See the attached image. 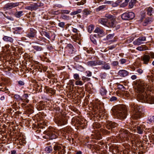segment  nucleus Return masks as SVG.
I'll return each mask as SVG.
<instances>
[{
  "label": "nucleus",
  "instance_id": "nucleus-55",
  "mask_svg": "<svg viewBox=\"0 0 154 154\" xmlns=\"http://www.w3.org/2000/svg\"><path fill=\"white\" fill-rule=\"evenodd\" d=\"M32 7V10H36L37 8V6L36 3H35L34 5H31Z\"/></svg>",
  "mask_w": 154,
  "mask_h": 154
},
{
  "label": "nucleus",
  "instance_id": "nucleus-42",
  "mask_svg": "<svg viewBox=\"0 0 154 154\" xmlns=\"http://www.w3.org/2000/svg\"><path fill=\"white\" fill-rule=\"evenodd\" d=\"M94 29V26L92 25L89 26L88 27V31L89 32L91 33Z\"/></svg>",
  "mask_w": 154,
  "mask_h": 154
},
{
  "label": "nucleus",
  "instance_id": "nucleus-5",
  "mask_svg": "<svg viewBox=\"0 0 154 154\" xmlns=\"http://www.w3.org/2000/svg\"><path fill=\"white\" fill-rule=\"evenodd\" d=\"M54 154H64L65 152L64 147L60 145H55L54 147Z\"/></svg>",
  "mask_w": 154,
  "mask_h": 154
},
{
  "label": "nucleus",
  "instance_id": "nucleus-43",
  "mask_svg": "<svg viewBox=\"0 0 154 154\" xmlns=\"http://www.w3.org/2000/svg\"><path fill=\"white\" fill-rule=\"evenodd\" d=\"M95 61L96 66L97 65H102L103 64V63L104 61H101L100 60H97Z\"/></svg>",
  "mask_w": 154,
  "mask_h": 154
},
{
  "label": "nucleus",
  "instance_id": "nucleus-9",
  "mask_svg": "<svg viewBox=\"0 0 154 154\" xmlns=\"http://www.w3.org/2000/svg\"><path fill=\"white\" fill-rule=\"evenodd\" d=\"M146 40V39L145 37H140L134 41L133 42V44L135 45H140L143 43V42Z\"/></svg>",
  "mask_w": 154,
  "mask_h": 154
},
{
  "label": "nucleus",
  "instance_id": "nucleus-27",
  "mask_svg": "<svg viewBox=\"0 0 154 154\" xmlns=\"http://www.w3.org/2000/svg\"><path fill=\"white\" fill-rule=\"evenodd\" d=\"M151 21V19L148 17L144 21L143 23V26H146L147 25L150 23Z\"/></svg>",
  "mask_w": 154,
  "mask_h": 154
},
{
  "label": "nucleus",
  "instance_id": "nucleus-49",
  "mask_svg": "<svg viewBox=\"0 0 154 154\" xmlns=\"http://www.w3.org/2000/svg\"><path fill=\"white\" fill-rule=\"evenodd\" d=\"M61 14H67L70 12V11L68 10H62L61 11Z\"/></svg>",
  "mask_w": 154,
  "mask_h": 154
},
{
  "label": "nucleus",
  "instance_id": "nucleus-54",
  "mask_svg": "<svg viewBox=\"0 0 154 154\" xmlns=\"http://www.w3.org/2000/svg\"><path fill=\"white\" fill-rule=\"evenodd\" d=\"M65 23L64 22H60L58 23V26L61 27L63 28L65 26Z\"/></svg>",
  "mask_w": 154,
  "mask_h": 154
},
{
  "label": "nucleus",
  "instance_id": "nucleus-63",
  "mask_svg": "<svg viewBox=\"0 0 154 154\" xmlns=\"http://www.w3.org/2000/svg\"><path fill=\"white\" fill-rule=\"evenodd\" d=\"M127 5V4L126 3H125L124 2L122 3L120 5L121 7H124Z\"/></svg>",
  "mask_w": 154,
  "mask_h": 154
},
{
  "label": "nucleus",
  "instance_id": "nucleus-22",
  "mask_svg": "<svg viewBox=\"0 0 154 154\" xmlns=\"http://www.w3.org/2000/svg\"><path fill=\"white\" fill-rule=\"evenodd\" d=\"M144 126L143 125H140L137 126V132L139 134H142L143 131Z\"/></svg>",
  "mask_w": 154,
  "mask_h": 154
},
{
  "label": "nucleus",
  "instance_id": "nucleus-53",
  "mask_svg": "<svg viewBox=\"0 0 154 154\" xmlns=\"http://www.w3.org/2000/svg\"><path fill=\"white\" fill-rule=\"evenodd\" d=\"M113 66H117L119 64L118 62L117 61H113L111 63Z\"/></svg>",
  "mask_w": 154,
  "mask_h": 154
},
{
  "label": "nucleus",
  "instance_id": "nucleus-35",
  "mask_svg": "<svg viewBox=\"0 0 154 154\" xmlns=\"http://www.w3.org/2000/svg\"><path fill=\"white\" fill-rule=\"evenodd\" d=\"M48 134H49V137L50 139H54L57 137L56 135L53 132H50Z\"/></svg>",
  "mask_w": 154,
  "mask_h": 154
},
{
  "label": "nucleus",
  "instance_id": "nucleus-28",
  "mask_svg": "<svg viewBox=\"0 0 154 154\" xmlns=\"http://www.w3.org/2000/svg\"><path fill=\"white\" fill-rule=\"evenodd\" d=\"M23 12L22 11H17L15 13V16L17 18H20L23 15Z\"/></svg>",
  "mask_w": 154,
  "mask_h": 154
},
{
  "label": "nucleus",
  "instance_id": "nucleus-57",
  "mask_svg": "<svg viewBox=\"0 0 154 154\" xmlns=\"http://www.w3.org/2000/svg\"><path fill=\"white\" fill-rule=\"evenodd\" d=\"M86 73H87L86 76L88 77L91 76L92 75L91 72L90 71H87L86 72Z\"/></svg>",
  "mask_w": 154,
  "mask_h": 154
},
{
  "label": "nucleus",
  "instance_id": "nucleus-61",
  "mask_svg": "<svg viewBox=\"0 0 154 154\" xmlns=\"http://www.w3.org/2000/svg\"><path fill=\"white\" fill-rule=\"evenodd\" d=\"M150 58H154V53L153 52H151L150 53L149 55Z\"/></svg>",
  "mask_w": 154,
  "mask_h": 154
},
{
  "label": "nucleus",
  "instance_id": "nucleus-25",
  "mask_svg": "<svg viewBox=\"0 0 154 154\" xmlns=\"http://www.w3.org/2000/svg\"><path fill=\"white\" fill-rule=\"evenodd\" d=\"M32 48L37 51H40L43 50V48L39 45L32 46Z\"/></svg>",
  "mask_w": 154,
  "mask_h": 154
},
{
  "label": "nucleus",
  "instance_id": "nucleus-45",
  "mask_svg": "<svg viewBox=\"0 0 154 154\" xmlns=\"http://www.w3.org/2000/svg\"><path fill=\"white\" fill-rule=\"evenodd\" d=\"M75 83V85H79L80 86L82 85L83 84V83L82 81L79 80L76 81Z\"/></svg>",
  "mask_w": 154,
  "mask_h": 154
},
{
  "label": "nucleus",
  "instance_id": "nucleus-7",
  "mask_svg": "<svg viewBox=\"0 0 154 154\" xmlns=\"http://www.w3.org/2000/svg\"><path fill=\"white\" fill-rule=\"evenodd\" d=\"M107 27L115 28V29H117L119 28V25H118L115 20L112 19L110 22H108Z\"/></svg>",
  "mask_w": 154,
  "mask_h": 154
},
{
  "label": "nucleus",
  "instance_id": "nucleus-14",
  "mask_svg": "<svg viewBox=\"0 0 154 154\" xmlns=\"http://www.w3.org/2000/svg\"><path fill=\"white\" fill-rule=\"evenodd\" d=\"M101 68L102 69L107 70H109L111 69V66L109 63L103 62V63L101 66Z\"/></svg>",
  "mask_w": 154,
  "mask_h": 154
},
{
  "label": "nucleus",
  "instance_id": "nucleus-60",
  "mask_svg": "<svg viewBox=\"0 0 154 154\" xmlns=\"http://www.w3.org/2000/svg\"><path fill=\"white\" fill-rule=\"evenodd\" d=\"M102 1V0H94V2L95 4H99L100 2Z\"/></svg>",
  "mask_w": 154,
  "mask_h": 154
},
{
  "label": "nucleus",
  "instance_id": "nucleus-20",
  "mask_svg": "<svg viewBox=\"0 0 154 154\" xmlns=\"http://www.w3.org/2000/svg\"><path fill=\"white\" fill-rule=\"evenodd\" d=\"M94 32L97 33L99 37H101L104 35L103 31V30L100 29L98 27H97L95 29Z\"/></svg>",
  "mask_w": 154,
  "mask_h": 154
},
{
  "label": "nucleus",
  "instance_id": "nucleus-21",
  "mask_svg": "<svg viewBox=\"0 0 154 154\" xmlns=\"http://www.w3.org/2000/svg\"><path fill=\"white\" fill-rule=\"evenodd\" d=\"M36 35V31L33 29H31L30 32L27 34V36L29 38L34 37Z\"/></svg>",
  "mask_w": 154,
  "mask_h": 154
},
{
  "label": "nucleus",
  "instance_id": "nucleus-36",
  "mask_svg": "<svg viewBox=\"0 0 154 154\" xmlns=\"http://www.w3.org/2000/svg\"><path fill=\"white\" fill-rule=\"evenodd\" d=\"M106 8V6L105 5H102L98 7L96 9V11H99L103 10Z\"/></svg>",
  "mask_w": 154,
  "mask_h": 154
},
{
  "label": "nucleus",
  "instance_id": "nucleus-38",
  "mask_svg": "<svg viewBox=\"0 0 154 154\" xmlns=\"http://www.w3.org/2000/svg\"><path fill=\"white\" fill-rule=\"evenodd\" d=\"M83 12L84 15L87 16L88 15L90 14L91 12L88 9H85L84 10Z\"/></svg>",
  "mask_w": 154,
  "mask_h": 154
},
{
  "label": "nucleus",
  "instance_id": "nucleus-34",
  "mask_svg": "<svg viewBox=\"0 0 154 154\" xmlns=\"http://www.w3.org/2000/svg\"><path fill=\"white\" fill-rule=\"evenodd\" d=\"M136 49L140 51H142L146 50V46H141L137 48Z\"/></svg>",
  "mask_w": 154,
  "mask_h": 154
},
{
  "label": "nucleus",
  "instance_id": "nucleus-46",
  "mask_svg": "<svg viewBox=\"0 0 154 154\" xmlns=\"http://www.w3.org/2000/svg\"><path fill=\"white\" fill-rule=\"evenodd\" d=\"M105 17L109 19H112L113 18V16L110 14H105Z\"/></svg>",
  "mask_w": 154,
  "mask_h": 154
},
{
  "label": "nucleus",
  "instance_id": "nucleus-18",
  "mask_svg": "<svg viewBox=\"0 0 154 154\" xmlns=\"http://www.w3.org/2000/svg\"><path fill=\"white\" fill-rule=\"evenodd\" d=\"M93 134L91 135L94 139L97 140H100L101 138V136L100 133L97 131H95L94 132H93Z\"/></svg>",
  "mask_w": 154,
  "mask_h": 154
},
{
  "label": "nucleus",
  "instance_id": "nucleus-11",
  "mask_svg": "<svg viewBox=\"0 0 154 154\" xmlns=\"http://www.w3.org/2000/svg\"><path fill=\"white\" fill-rule=\"evenodd\" d=\"M117 124L116 123L111 121L107 123L106 127L108 129H111L112 130L113 128L117 127Z\"/></svg>",
  "mask_w": 154,
  "mask_h": 154
},
{
  "label": "nucleus",
  "instance_id": "nucleus-62",
  "mask_svg": "<svg viewBox=\"0 0 154 154\" xmlns=\"http://www.w3.org/2000/svg\"><path fill=\"white\" fill-rule=\"evenodd\" d=\"M18 83L20 85H24V83L21 81H19L18 82Z\"/></svg>",
  "mask_w": 154,
  "mask_h": 154
},
{
  "label": "nucleus",
  "instance_id": "nucleus-1",
  "mask_svg": "<svg viewBox=\"0 0 154 154\" xmlns=\"http://www.w3.org/2000/svg\"><path fill=\"white\" fill-rule=\"evenodd\" d=\"M148 88L147 84L142 82L138 83L137 86L136 91L139 93L137 95L139 100L142 103H146L149 104H154V96L147 95L145 91Z\"/></svg>",
  "mask_w": 154,
  "mask_h": 154
},
{
  "label": "nucleus",
  "instance_id": "nucleus-56",
  "mask_svg": "<svg viewBox=\"0 0 154 154\" xmlns=\"http://www.w3.org/2000/svg\"><path fill=\"white\" fill-rule=\"evenodd\" d=\"M120 63L121 64H123L126 63V60L125 59L122 58L120 60Z\"/></svg>",
  "mask_w": 154,
  "mask_h": 154
},
{
  "label": "nucleus",
  "instance_id": "nucleus-29",
  "mask_svg": "<svg viewBox=\"0 0 154 154\" xmlns=\"http://www.w3.org/2000/svg\"><path fill=\"white\" fill-rule=\"evenodd\" d=\"M82 12V10L81 9H77L76 11H73L71 12L70 14L71 15H75L78 14Z\"/></svg>",
  "mask_w": 154,
  "mask_h": 154
},
{
  "label": "nucleus",
  "instance_id": "nucleus-23",
  "mask_svg": "<svg viewBox=\"0 0 154 154\" xmlns=\"http://www.w3.org/2000/svg\"><path fill=\"white\" fill-rule=\"evenodd\" d=\"M29 95L27 94H24L22 96V101L23 102L28 103L29 102V100L28 99Z\"/></svg>",
  "mask_w": 154,
  "mask_h": 154
},
{
  "label": "nucleus",
  "instance_id": "nucleus-52",
  "mask_svg": "<svg viewBox=\"0 0 154 154\" xmlns=\"http://www.w3.org/2000/svg\"><path fill=\"white\" fill-rule=\"evenodd\" d=\"M136 71L139 74H142L143 72V70L141 69L138 68L137 69Z\"/></svg>",
  "mask_w": 154,
  "mask_h": 154
},
{
  "label": "nucleus",
  "instance_id": "nucleus-31",
  "mask_svg": "<svg viewBox=\"0 0 154 154\" xmlns=\"http://www.w3.org/2000/svg\"><path fill=\"white\" fill-rule=\"evenodd\" d=\"M87 64L89 66H96L95 61H90L88 62Z\"/></svg>",
  "mask_w": 154,
  "mask_h": 154
},
{
  "label": "nucleus",
  "instance_id": "nucleus-12",
  "mask_svg": "<svg viewBox=\"0 0 154 154\" xmlns=\"http://www.w3.org/2000/svg\"><path fill=\"white\" fill-rule=\"evenodd\" d=\"M119 135L120 137H126L129 134L127 130L122 128L119 131Z\"/></svg>",
  "mask_w": 154,
  "mask_h": 154
},
{
  "label": "nucleus",
  "instance_id": "nucleus-40",
  "mask_svg": "<svg viewBox=\"0 0 154 154\" xmlns=\"http://www.w3.org/2000/svg\"><path fill=\"white\" fill-rule=\"evenodd\" d=\"M61 17L63 19L65 20H69L70 19V17L69 16H68L64 14L61 15Z\"/></svg>",
  "mask_w": 154,
  "mask_h": 154
},
{
  "label": "nucleus",
  "instance_id": "nucleus-37",
  "mask_svg": "<svg viewBox=\"0 0 154 154\" xmlns=\"http://www.w3.org/2000/svg\"><path fill=\"white\" fill-rule=\"evenodd\" d=\"M52 150V148L51 146L46 147L45 148V151L47 153L51 152Z\"/></svg>",
  "mask_w": 154,
  "mask_h": 154
},
{
  "label": "nucleus",
  "instance_id": "nucleus-50",
  "mask_svg": "<svg viewBox=\"0 0 154 154\" xmlns=\"http://www.w3.org/2000/svg\"><path fill=\"white\" fill-rule=\"evenodd\" d=\"M82 80L84 81V82H86L89 81L90 79L85 76H83L82 78Z\"/></svg>",
  "mask_w": 154,
  "mask_h": 154
},
{
  "label": "nucleus",
  "instance_id": "nucleus-2",
  "mask_svg": "<svg viewBox=\"0 0 154 154\" xmlns=\"http://www.w3.org/2000/svg\"><path fill=\"white\" fill-rule=\"evenodd\" d=\"M113 109L115 110V113L118 118L123 120L126 118L127 111L125 106L119 105L115 107Z\"/></svg>",
  "mask_w": 154,
  "mask_h": 154
},
{
  "label": "nucleus",
  "instance_id": "nucleus-39",
  "mask_svg": "<svg viewBox=\"0 0 154 154\" xmlns=\"http://www.w3.org/2000/svg\"><path fill=\"white\" fill-rule=\"evenodd\" d=\"M100 94L102 95H105L107 93L106 90L103 88H101L100 89Z\"/></svg>",
  "mask_w": 154,
  "mask_h": 154
},
{
  "label": "nucleus",
  "instance_id": "nucleus-59",
  "mask_svg": "<svg viewBox=\"0 0 154 154\" xmlns=\"http://www.w3.org/2000/svg\"><path fill=\"white\" fill-rule=\"evenodd\" d=\"M102 131L103 133H104L105 134H108L110 133V131H108L105 129H103L102 130Z\"/></svg>",
  "mask_w": 154,
  "mask_h": 154
},
{
  "label": "nucleus",
  "instance_id": "nucleus-4",
  "mask_svg": "<svg viewBox=\"0 0 154 154\" xmlns=\"http://www.w3.org/2000/svg\"><path fill=\"white\" fill-rule=\"evenodd\" d=\"M96 113L101 116L103 114V105L102 102L98 99L96 100L95 105Z\"/></svg>",
  "mask_w": 154,
  "mask_h": 154
},
{
  "label": "nucleus",
  "instance_id": "nucleus-19",
  "mask_svg": "<svg viewBox=\"0 0 154 154\" xmlns=\"http://www.w3.org/2000/svg\"><path fill=\"white\" fill-rule=\"evenodd\" d=\"M17 140L19 141V142L20 145L26 143V138L25 136L23 135H20L17 138Z\"/></svg>",
  "mask_w": 154,
  "mask_h": 154
},
{
  "label": "nucleus",
  "instance_id": "nucleus-17",
  "mask_svg": "<svg viewBox=\"0 0 154 154\" xmlns=\"http://www.w3.org/2000/svg\"><path fill=\"white\" fill-rule=\"evenodd\" d=\"M108 19L106 18H101L99 20V22L104 26H107L108 23Z\"/></svg>",
  "mask_w": 154,
  "mask_h": 154
},
{
  "label": "nucleus",
  "instance_id": "nucleus-47",
  "mask_svg": "<svg viewBox=\"0 0 154 154\" xmlns=\"http://www.w3.org/2000/svg\"><path fill=\"white\" fill-rule=\"evenodd\" d=\"M74 78L76 80H79L80 79L79 75L77 73H75L73 75Z\"/></svg>",
  "mask_w": 154,
  "mask_h": 154
},
{
  "label": "nucleus",
  "instance_id": "nucleus-30",
  "mask_svg": "<svg viewBox=\"0 0 154 154\" xmlns=\"http://www.w3.org/2000/svg\"><path fill=\"white\" fill-rule=\"evenodd\" d=\"M154 122V116H150L148 117L147 123H150Z\"/></svg>",
  "mask_w": 154,
  "mask_h": 154
},
{
  "label": "nucleus",
  "instance_id": "nucleus-24",
  "mask_svg": "<svg viewBox=\"0 0 154 154\" xmlns=\"http://www.w3.org/2000/svg\"><path fill=\"white\" fill-rule=\"evenodd\" d=\"M146 10L147 11V14L151 16L153 12V10L152 8L149 7L146 8Z\"/></svg>",
  "mask_w": 154,
  "mask_h": 154
},
{
  "label": "nucleus",
  "instance_id": "nucleus-8",
  "mask_svg": "<svg viewBox=\"0 0 154 154\" xmlns=\"http://www.w3.org/2000/svg\"><path fill=\"white\" fill-rule=\"evenodd\" d=\"M19 5V2L9 3L6 4L4 7L3 8L5 10H6L16 7Z\"/></svg>",
  "mask_w": 154,
  "mask_h": 154
},
{
  "label": "nucleus",
  "instance_id": "nucleus-26",
  "mask_svg": "<svg viewBox=\"0 0 154 154\" xmlns=\"http://www.w3.org/2000/svg\"><path fill=\"white\" fill-rule=\"evenodd\" d=\"M136 2V0H131L129 3V8H132Z\"/></svg>",
  "mask_w": 154,
  "mask_h": 154
},
{
  "label": "nucleus",
  "instance_id": "nucleus-44",
  "mask_svg": "<svg viewBox=\"0 0 154 154\" xmlns=\"http://www.w3.org/2000/svg\"><path fill=\"white\" fill-rule=\"evenodd\" d=\"M120 2V0H117L114 3L112 2V6L113 7H116L117 6Z\"/></svg>",
  "mask_w": 154,
  "mask_h": 154
},
{
  "label": "nucleus",
  "instance_id": "nucleus-16",
  "mask_svg": "<svg viewBox=\"0 0 154 154\" xmlns=\"http://www.w3.org/2000/svg\"><path fill=\"white\" fill-rule=\"evenodd\" d=\"M128 72L125 70H120L118 72V75L122 77H125L128 75Z\"/></svg>",
  "mask_w": 154,
  "mask_h": 154
},
{
  "label": "nucleus",
  "instance_id": "nucleus-41",
  "mask_svg": "<svg viewBox=\"0 0 154 154\" xmlns=\"http://www.w3.org/2000/svg\"><path fill=\"white\" fill-rule=\"evenodd\" d=\"M59 125H63L66 124V122L63 119H60V120H59Z\"/></svg>",
  "mask_w": 154,
  "mask_h": 154
},
{
  "label": "nucleus",
  "instance_id": "nucleus-6",
  "mask_svg": "<svg viewBox=\"0 0 154 154\" xmlns=\"http://www.w3.org/2000/svg\"><path fill=\"white\" fill-rule=\"evenodd\" d=\"M135 17L134 13L132 12L123 13L122 16V18L124 20H130L133 19Z\"/></svg>",
  "mask_w": 154,
  "mask_h": 154
},
{
  "label": "nucleus",
  "instance_id": "nucleus-51",
  "mask_svg": "<svg viewBox=\"0 0 154 154\" xmlns=\"http://www.w3.org/2000/svg\"><path fill=\"white\" fill-rule=\"evenodd\" d=\"M42 34H43L46 37L48 38H50V35L48 33L45 31H44L42 32Z\"/></svg>",
  "mask_w": 154,
  "mask_h": 154
},
{
  "label": "nucleus",
  "instance_id": "nucleus-64",
  "mask_svg": "<svg viewBox=\"0 0 154 154\" xmlns=\"http://www.w3.org/2000/svg\"><path fill=\"white\" fill-rule=\"evenodd\" d=\"M116 45H113L112 46H110L109 47V48L110 49H112L113 48H115L116 47Z\"/></svg>",
  "mask_w": 154,
  "mask_h": 154
},
{
  "label": "nucleus",
  "instance_id": "nucleus-10",
  "mask_svg": "<svg viewBox=\"0 0 154 154\" xmlns=\"http://www.w3.org/2000/svg\"><path fill=\"white\" fill-rule=\"evenodd\" d=\"M150 57L149 55L145 54L142 57H141V60L143 61V63L145 64H148L150 60Z\"/></svg>",
  "mask_w": 154,
  "mask_h": 154
},
{
  "label": "nucleus",
  "instance_id": "nucleus-3",
  "mask_svg": "<svg viewBox=\"0 0 154 154\" xmlns=\"http://www.w3.org/2000/svg\"><path fill=\"white\" fill-rule=\"evenodd\" d=\"M130 107L131 109L133 110L131 116L132 119L138 120L141 118L143 115V113L139 106L134 103H132L131 104Z\"/></svg>",
  "mask_w": 154,
  "mask_h": 154
},
{
  "label": "nucleus",
  "instance_id": "nucleus-15",
  "mask_svg": "<svg viewBox=\"0 0 154 154\" xmlns=\"http://www.w3.org/2000/svg\"><path fill=\"white\" fill-rule=\"evenodd\" d=\"M2 39L5 42L12 43L13 42L14 39L11 37L4 35L2 38Z\"/></svg>",
  "mask_w": 154,
  "mask_h": 154
},
{
  "label": "nucleus",
  "instance_id": "nucleus-58",
  "mask_svg": "<svg viewBox=\"0 0 154 154\" xmlns=\"http://www.w3.org/2000/svg\"><path fill=\"white\" fill-rule=\"evenodd\" d=\"M117 98L115 97H112L110 99V101H113L116 100Z\"/></svg>",
  "mask_w": 154,
  "mask_h": 154
},
{
  "label": "nucleus",
  "instance_id": "nucleus-48",
  "mask_svg": "<svg viewBox=\"0 0 154 154\" xmlns=\"http://www.w3.org/2000/svg\"><path fill=\"white\" fill-rule=\"evenodd\" d=\"M14 98L18 100H21L22 101V98L18 94H15L14 96Z\"/></svg>",
  "mask_w": 154,
  "mask_h": 154
},
{
  "label": "nucleus",
  "instance_id": "nucleus-32",
  "mask_svg": "<svg viewBox=\"0 0 154 154\" xmlns=\"http://www.w3.org/2000/svg\"><path fill=\"white\" fill-rule=\"evenodd\" d=\"M114 36V33L109 34L107 35L106 38H104V40H106L112 39L113 38Z\"/></svg>",
  "mask_w": 154,
  "mask_h": 154
},
{
  "label": "nucleus",
  "instance_id": "nucleus-33",
  "mask_svg": "<svg viewBox=\"0 0 154 154\" xmlns=\"http://www.w3.org/2000/svg\"><path fill=\"white\" fill-rule=\"evenodd\" d=\"M76 69L78 71L82 72L84 70V68L81 65H77L75 66Z\"/></svg>",
  "mask_w": 154,
  "mask_h": 154
},
{
  "label": "nucleus",
  "instance_id": "nucleus-13",
  "mask_svg": "<svg viewBox=\"0 0 154 154\" xmlns=\"http://www.w3.org/2000/svg\"><path fill=\"white\" fill-rule=\"evenodd\" d=\"M66 48L69 54H72L74 52V48L71 44H68Z\"/></svg>",
  "mask_w": 154,
  "mask_h": 154
}]
</instances>
